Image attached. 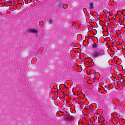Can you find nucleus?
<instances>
[{
	"label": "nucleus",
	"instance_id": "nucleus-5",
	"mask_svg": "<svg viewBox=\"0 0 125 125\" xmlns=\"http://www.w3.org/2000/svg\"><path fill=\"white\" fill-rule=\"evenodd\" d=\"M49 23L50 24H52L53 23V20L52 19L49 20Z\"/></svg>",
	"mask_w": 125,
	"mask_h": 125
},
{
	"label": "nucleus",
	"instance_id": "nucleus-7",
	"mask_svg": "<svg viewBox=\"0 0 125 125\" xmlns=\"http://www.w3.org/2000/svg\"><path fill=\"white\" fill-rule=\"evenodd\" d=\"M11 0V1L12 2L13 1H14V0Z\"/></svg>",
	"mask_w": 125,
	"mask_h": 125
},
{
	"label": "nucleus",
	"instance_id": "nucleus-8",
	"mask_svg": "<svg viewBox=\"0 0 125 125\" xmlns=\"http://www.w3.org/2000/svg\"><path fill=\"white\" fill-rule=\"evenodd\" d=\"M65 86V87L66 86V85H64Z\"/></svg>",
	"mask_w": 125,
	"mask_h": 125
},
{
	"label": "nucleus",
	"instance_id": "nucleus-3",
	"mask_svg": "<svg viewBox=\"0 0 125 125\" xmlns=\"http://www.w3.org/2000/svg\"><path fill=\"white\" fill-rule=\"evenodd\" d=\"M98 42L94 43L93 44L92 48L94 49H95L98 47Z\"/></svg>",
	"mask_w": 125,
	"mask_h": 125
},
{
	"label": "nucleus",
	"instance_id": "nucleus-2",
	"mask_svg": "<svg viewBox=\"0 0 125 125\" xmlns=\"http://www.w3.org/2000/svg\"><path fill=\"white\" fill-rule=\"evenodd\" d=\"M27 32H31L32 33L37 34V33H39L40 34V31L33 28H30L27 31Z\"/></svg>",
	"mask_w": 125,
	"mask_h": 125
},
{
	"label": "nucleus",
	"instance_id": "nucleus-1",
	"mask_svg": "<svg viewBox=\"0 0 125 125\" xmlns=\"http://www.w3.org/2000/svg\"><path fill=\"white\" fill-rule=\"evenodd\" d=\"M103 55H104V54L102 53L101 51H98L94 50L93 53V56L95 58H96L99 56H102Z\"/></svg>",
	"mask_w": 125,
	"mask_h": 125
},
{
	"label": "nucleus",
	"instance_id": "nucleus-6",
	"mask_svg": "<svg viewBox=\"0 0 125 125\" xmlns=\"http://www.w3.org/2000/svg\"><path fill=\"white\" fill-rule=\"evenodd\" d=\"M8 2L9 3H12V2H11V0H10V1H9Z\"/></svg>",
	"mask_w": 125,
	"mask_h": 125
},
{
	"label": "nucleus",
	"instance_id": "nucleus-4",
	"mask_svg": "<svg viewBox=\"0 0 125 125\" xmlns=\"http://www.w3.org/2000/svg\"><path fill=\"white\" fill-rule=\"evenodd\" d=\"M94 8L93 4L92 3H90L89 5V8L90 9H92Z\"/></svg>",
	"mask_w": 125,
	"mask_h": 125
}]
</instances>
